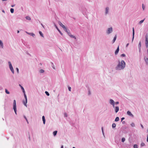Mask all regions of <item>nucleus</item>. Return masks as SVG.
<instances>
[{
	"label": "nucleus",
	"mask_w": 148,
	"mask_h": 148,
	"mask_svg": "<svg viewBox=\"0 0 148 148\" xmlns=\"http://www.w3.org/2000/svg\"><path fill=\"white\" fill-rule=\"evenodd\" d=\"M125 62L123 60H122L120 62V61H118V64L115 68L116 70H121L123 69L125 67Z\"/></svg>",
	"instance_id": "1"
},
{
	"label": "nucleus",
	"mask_w": 148,
	"mask_h": 148,
	"mask_svg": "<svg viewBox=\"0 0 148 148\" xmlns=\"http://www.w3.org/2000/svg\"><path fill=\"white\" fill-rule=\"evenodd\" d=\"M23 94H24V97L25 99V101L24 100H23V104H24V105L25 106H27V96H26L25 93H23Z\"/></svg>",
	"instance_id": "2"
},
{
	"label": "nucleus",
	"mask_w": 148,
	"mask_h": 148,
	"mask_svg": "<svg viewBox=\"0 0 148 148\" xmlns=\"http://www.w3.org/2000/svg\"><path fill=\"white\" fill-rule=\"evenodd\" d=\"M13 109L14 110L15 113L16 114H17L16 111V101L15 100H14L13 101Z\"/></svg>",
	"instance_id": "3"
},
{
	"label": "nucleus",
	"mask_w": 148,
	"mask_h": 148,
	"mask_svg": "<svg viewBox=\"0 0 148 148\" xmlns=\"http://www.w3.org/2000/svg\"><path fill=\"white\" fill-rule=\"evenodd\" d=\"M8 63L9 65V68H10V70L11 71L12 73L13 74H14V70L13 68L12 67V65L11 62H10L9 61L8 62Z\"/></svg>",
	"instance_id": "4"
},
{
	"label": "nucleus",
	"mask_w": 148,
	"mask_h": 148,
	"mask_svg": "<svg viewBox=\"0 0 148 148\" xmlns=\"http://www.w3.org/2000/svg\"><path fill=\"white\" fill-rule=\"evenodd\" d=\"M112 31L113 29L112 27L108 28L106 31V33L107 34H109L112 33Z\"/></svg>",
	"instance_id": "5"
},
{
	"label": "nucleus",
	"mask_w": 148,
	"mask_h": 148,
	"mask_svg": "<svg viewBox=\"0 0 148 148\" xmlns=\"http://www.w3.org/2000/svg\"><path fill=\"white\" fill-rule=\"evenodd\" d=\"M145 45L147 48L148 47V34H147L145 35Z\"/></svg>",
	"instance_id": "6"
},
{
	"label": "nucleus",
	"mask_w": 148,
	"mask_h": 148,
	"mask_svg": "<svg viewBox=\"0 0 148 148\" xmlns=\"http://www.w3.org/2000/svg\"><path fill=\"white\" fill-rule=\"evenodd\" d=\"M110 103L113 106V108H114L115 102L113 99H111L110 100Z\"/></svg>",
	"instance_id": "7"
},
{
	"label": "nucleus",
	"mask_w": 148,
	"mask_h": 148,
	"mask_svg": "<svg viewBox=\"0 0 148 148\" xmlns=\"http://www.w3.org/2000/svg\"><path fill=\"white\" fill-rule=\"evenodd\" d=\"M54 25L55 27H56V28L57 29V30L59 32V33L62 36L63 35V34L62 33V32L60 30L58 29V28L57 26H56V25L55 23H54Z\"/></svg>",
	"instance_id": "8"
},
{
	"label": "nucleus",
	"mask_w": 148,
	"mask_h": 148,
	"mask_svg": "<svg viewBox=\"0 0 148 148\" xmlns=\"http://www.w3.org/2000/svg\"><path fill=\"white\" fill-rule=\"evenodd\" d=\"M59 24V25L62 27L63 29H64L66 27L63 24L60 22L59 21L58 22Z\"/></svg>",
	"instance_id": "9"
},
{
	"label": "nucleus",
	"mask_w": 148,
	"mask_h": 148,
	"mask_svg": "<svg viewBox=\"0 0 148 148\" xmlns=\"http://www.w3.org/2000/svg\"><path fill=\"white\" fill-rule=\"evenodd\" d=\"M132 42L133 41V40L134 39V35L135 34V32H134V27H133L132 28Z\"/></svg>",
	"instance_id": "10"
},
{
	"label": "nucleus",
	"mask_w": 148,
	"mask_h": 148,
	"mask_svg": "<svg viewBox=\"0 0 148 148\" xmlns=\"http://www.w3.org/2000/svg\"><path fill=\"white\" fill-rule=\"evenodd\" d=\"M26 33L28 34L29 35L31 36H32L33 37H34L35 35V34L32 33H29L27 32H25Z\"/></svg>",
	"instance_id": "11"
},
{
	"label": "nucleus",
	"mask_w": 148,
	"mask_h": 148,
	"mask_svg": "<svg viewBox=\"0 0 148 148\" xmlns=\"http://www.w3.org/2000/svg\"><path fill=\"white\" fill-rule=\"evenodd\" d=\"M127 114L128 115L130 116H131L132 117H134V115H133V114H132V113H131V112L129 111H127Z\"/></svg>",
	"instance_id": "12"
},
{
	"label": "nucleus",
	"mask_w": 148,
	"mask_h": 148,
	"mask_svg": "<svg viewBox=\"0 0 148 148\" xmlns=\"http://www.w3.org/2000/svg\"><path fill=\"white\" fill-rule=\"evenodd\" d=\"M119 110V108L118 106H116L115 107V112L116 113Z\"/></svg>",
	"instance_id": "13"
},
{
	"label": "nucleus",
	"mask_w": 148,
	"mask_h": 148,
	"mask_svg": "<svg viewBox=\"0 0 148 148\" xmlns=\"http://www.w3.org/2000/svg\"><path fill=\"white\" fill-rule=\"evenodd\" d=\"M119 46H118V47H117L116 49V50L115 51V55H117L119 52Z\"/></svg>",
	"instance_id": "14"
},
{
	"label": "nucleus",
	"mask_w": 148,
	"mask_h": 148,
	"mask_svg": "<svg viewBox=\"0 0 148 148\" xmlns=\"http://www.w3.org/2000/svg\"><path fill=\"white\" fill-rule=\"evenodd\" d=\"M105 10V14H107L108 13V11L109 10V8L108 7H106Z\"/></svg>",
	"instance_id": "15"
},
{
	"label": "nucleus",
	"mask_w": 148,
	"mask_h": 148,
	"mask_svg": "<svg viewBox=\"0 0 148 148\" xmlns=\"http://www.w3.org/2000/svg\"><path fill=\"white\" fill-rule=\"evenodd\" d=\"M64 29L67 33V34L68 35H69V33H71L70 32H69V30L68 29H67L66 27Z\"/></svg>",
	"instance_id": "16"
},
{
	"label": "nucleus",
	"mask_w": 148,
	"mask_h": 148,
	"mask_svg": "<svg viewBox=\"0 0 148 148\" xmlns=\"http://www.w3.org/2000/svg\"><path fill=\"white\" fill-rule=\"evenodd\" d=\"M144 60L147 64H148V58H146L145 57H144Z\"/></svg>",
	"instance_id": "17"
},
{
	"label": "nucleus",
	"mask_w": 148,
	"mask_h": 148,
	"mask_svg": "<svg viewBox=\"0 0 148 148\" xmlns=\"http://www.w3.org/2000/svg\"><path fill=\"white\" fill-rule=\"evenodd\" d=\"M69 36H70L71 38H74L75 39H76L75 37L74 36L72 35L71 34V33H69Z\"/></svg>",
	"instance_id": "18"
},
{
	"label": "nucleus",
	"mask_w": 148,
	"mask_h": 148,
	"mask_svg": "<svg viewBox=\"0 0 148 148\" xmlns=\"http://www.w3.org/2000/svg\"><path fill=\"white\" fill-rule=\"evenodd\" d=\"M42 121L43 122V124H45V116H43L42 117Z\"/></svg>",
	"instance_id": "19"
},
{
	"label": "nucleus",
	"mask_w": 148,
	"mask_h": 148,
	"mask_svg": "<svg viewBox=\"0 0 148 148\" xmlns=\"http://www.w3.org/2000/svg\"><path fill=\"white\" fill-rule=\"evenodd\" d=\"M116 37H117L116 35H115V36H114V39L113 40V41H112V43H113L114 42H115V41L116 39Z\"/></svg>",
	"instance_id": "20"
},
{
	"label": "nucleus",
	"mask_w": 148,
	"mask_h": 148,
	"mask_svg": "<svg viewBox=\"0 0 148 148\" xmlns=\"http://www.w3.org/2000/svg\"><path fill=\"white\" fill-rule=\"evenodd\" d=\"M0 45L2 48L3 47V43L0 40Z\"/></svg>",
	"instance_id": "21"
},
{
	"label": "nucleus",
	"mask_w": 148,
	"mask_h": 148,
	"mask_svg": "<svg viewBox=\"0 0 148 148\" xmlns=\"http://www.w3.org/2000/svg\"><path fill=\"white\" fill-rule=\"evenodd\" d=\"M57 131L56 130V131H54L53 132V136H56L57 134Z\"/></svg>",
	"instance_id": "22"
},
{
	"label": "nucleus",
	"mask_w": 148,
	"mask_h": 148,
	"mask_svg": "<svg viewBox=\"0 0 148 148\" xmlns=\"http://www.w3.org/2000/svg\"><path fill=\"white\" fill-rule=\"evenodd\" d=\"M51 66L54 69H55L56 68L55 67L54 65L53 64V63L52 62H51Z\"/></svg>",
	"instance_id": "23"
},
{
	"label": "nucleus",
	"mask_w": 148,
	"mask_h": 148,
	"mask_svg": "<svg viewBox=\"0 0 148 148\" xmlns=\"http://www.w3.org/2000/svg\"><path fill=\"white\" fill-rule=\"evenodd\" d=\"M119 118L118 117H117L115 119V121L116 122L118 121H119Z\"/></svg>",
	"instance_id": "24"
},
{
	"label": "nucleus",
	"mask_w": 148,
	"mask_h": 148,
	"mask_svg": "<svg viewBox=\"0 0 148 148\" xmlns=\"http://www.w3.org/2000/svg\"><path fill=\"white\" fill-rule=\"evenodd\" d=\"M39 34L42 37H44L43 34L41 31H39Z\"/></svg>",
	"instance_id": "25"
},
{
	"label": "nucleus",
	"mask_w": 148,
	"mask_h": 148,
	"mask_svg": "<svg viewBox=\"0 0 148 148\" xmlns=\"http://www.w3.org/2000/svg\"><path fill=\"white\" fill-rule=\"evenodd\" d=\"M25 18L27 20H31V19L30 17L29 16H26L25 17Z\"/></svg>",
	"instance_id": "26"
},
{
	"label": "nucleus",
	"mask_w": 148,
	"mask_h": 148,
	"mask_svg": "<svg viewBox=\"0 0 148 148\" xmlns=\"http://www.w3.org/2000/svg\"><path fill=\"white\" fill-rule=\"evenodd\" d=\"M5 93L8 94H9L10 93V92L7 89H5Z\"/></svg>",
	"instance_id": "27"
},
{
	"label": "nucleus",
	"mask_w": 148,
	"mask_h": 148,
	"mask_svg": "<svg viewBox=\"0 0 148 148\" xmlns=\"http://www.w3.org/2000/svg\"><path fill=\"white\" fill-rule=\"evenodd\" d=\"M21 88L22 90V91H23V93H25V90H24V89L23 88V86H21Z\"/></svg>",
	"instance_id": "28"
},
{
	"label": "nucleus",
	"mask_w": 148,
	"mask_h": 148,
	"mask_svg": "<svg viewBox=\"0 0 148 148\" xmlns=\"http://www.w3.org/2000/svg\"><path fill=\"white\" fill-rule=\"evenodd\" d=\"M116 126V124L115 123H113L112 124V127L113 128H114Z\"/></svg>",
	"instance_id": "29"
},
{
	"label": "nucleus",
	"mask_w": 148,
	"mask_h": 148,
	"mask_svg": "<svg viewBox=\"0 0 148 148\" xmlns=\"http://www.w3.org/2000/svg\"><path fill=\"white\" fill-rule=\"evenodd\" d=\"M14 9L13 8H11L10 9V12L12 13H14Z\"/></svg>",
	"instance_id": "30"
},
{
	"label": "nucleus",
	"mask_w": 148,
	"mask_h": 148,
	"mask_svg": "<svg viewBox=\"0 0 148 148\" xmlns=\"http://www.w3.org/2000/svg\"><path fill=\"white\" fill-rule=\"evenodd\" d=\"M145 18H144V19L143 20H142L141 21H140L139 23V24H141V23H142L145 20Z\"/></svg>",
	"instance_id": "31"
},
{
	"label": "nucleus",
	"mask_w": 148,
	"mask_h": 148,
	"mask_svg": "<svg viewBox=\"0 0 148 148\" xmlns=\"http://www.w3.org/2000/svg\"><path fill=\"white\" fill-rule=\"evenodd\" d=\"M141 43L140 41V42L139 43L138 45V48H141Z\"/></svg>",
	"instance_id": "32"
},
{
	"label": "nucleus",
	"mask_w": 148,
	"mask_h": 148,
	"mask_svg": "<svg viewBox=\"0 0 148 148\" xmlns=\"http://www.w3.org/2000/svg\"><path fill=\"white\" fill-rule=\"evenodd\" d=\"M45 71L42 69H41L40 70V72L41 73H42L44 72Z\"/></svg>",
	"instance_id": "33"
},
{
	"label": "nucleus",
	"mask_w": 148,
	"mask_h": 148,
	"mask_svg": "<svg viewBox=\"0 0 148 148\" xmlns=\"http://www.w3.org/2000/svg\"><path fill=\"white\" fill-rule=\"evenodd\" d=\"M134 148H138V146L136 144H135L134 145Z\"/></svg>",
	"instance_id": "34"
},
{
	"label": "nucleus",
	"mask_w": 148,
	"mask_h": 148,
	"mask_svg": "<svg viewBox=\"0 0 148 148\" xmlns=\"http://www.w3.org/2000/svg\"><path fill=\"white\" fill-rule=\"evenodd\" d=\"M125 140V138H122L121 139V141L122 142H124Z\"/></svg>",
	"instance_id": "35"
},
{
	"label": "nucleus",
	"mask_w": 148,
	"mask_h": 148,
	"mask_svg": "<svg viewBox=\"0 0 148 148\" xmlns=\"http://www.w3.org/2000/svg\"><path fill=\"white\" fill-rule=\"evenodd\" d=\"M45 93L48 96H49V93L47 91H45Z\"/></svg>",
	"instance_id": "36"
},
{
	"label": "nucleus",
	"mask_w": 148,
	"mask_h": 148,
	"mask_svg": "<svg viewBox=\"0 0 148 148\" xmlns=\"http://www.w3.org/2000/svg\"><path fill=\"white\" fill-rule=\"evenodd\" d=\"M142 7L143 10H144L145 9V6L144 5V4H142Z\"/></svg>",
	"instance_id": "37"
},
{
	"label": "nucleus",
	"mask_w": 148,
	"mask_h": 148,
	"mask_svg": "<svg viewBox=\"0 0 148 148\" xmlns=\"http://www.w3.org/2000/svg\"><path fill=\"white\" fill-rule=\"evenodd\" d=\"M131 126L132 127H134L135 126L134 123H132L131 124Z\"/></svg>",
	"instance_id": "38"
},
{
	"label": "nucleus",
	"mask_w": 148,
	"mask_h": 148,
	"mask_svg": "<svg viewBox=\"0 0 148 148\" xmlns=\"http://www.w3.org/2000/svg\"><path fill=\"white\" fill-rule=\"evenodd\" d=\"M121 57H124L125 56V54H122L121 55Z\"/></svg>",
	"instance_id": "39"
},
{
	"label": "nucleus",
	"mask_w": 148,
	"mask_h": 148,
	"mask_svg": "<svg viewBox=\"0 0 148 148\" xmlns=\"http://www.w3.org/2000/svg\"><path fill=\"white\" fill-rule=\"evenodd\" d=\"M64 117H67V114L66 113H64Z\"/></svg>",
	"instance_id": "40"
},
{
	"label": "nucleus",
	"mask_w": 148,
	"mask_h": 148,
	"mask_svg": "<svg viewBox=\"0 0 148 148\" xmlns=\"http://www.w3.org/2000/svg\"><path fill=\"white\" fill-rule=\"evenodd\" d=\"M145 145V144L144 143H142L141 144L140 146H141V147H142L144 146Z\"/></svg>",
	"instance_id": "41"
},
{
	"label": "nucleus",
	"mask_w": 148,
	"mask_h": 148,
	"mask_svg": "<svg viewBox=\"0 0 148 148\" xmlns=\"http://www.w3.org/2000/svg\"><path fill=\"white\" fill-rule=\"evenodd\" d=\"M68 89L69 91H71V87L69 86H68Z\"/></svg>",
	"instance_id": "42"
},
{
	"label": "nucleus",
	"mask_w": 148,
	"mask_h": 148,
	"mask_svg": "<svg viewBox=\"0 0 148 148\" xmlns=\"http://www.w3.org/2000/svg\"><path fill=\"white\" fill-rule=\"evenodd\" d=\"M16 71H17V73H18V72H19V69H18V68H16Z\"/></svg>",
	"instance_id": "43"
},
{
	"label": "nucleus",
	"mask_w": 148,
	"mask_h": 148,
	"mask_svg": "<svg viewBox=\"0 0 148 148\" xmlns=\"http://www.w3.org/2000/svg\"><path fill=\"white\" fill-rule=\"evenodd\" d=\"M23 117H24V118L25 119V120H27V118L24 115V116H23Z\"/></svg>",
	"instance_id": "44"
},
{
	"label": "nucleus",
	"mask_w": 148,
	"mask_h": 148,
	"mask_svg": "<svg viewBox=\"0 0 148 148\" xmlns=\"http://www.w3.org/2000/svg\"><path fill=\"white\" fill-rule=\"evenodd\" d=\"M125 119L124 117H122L121 119V121H122L123 120Z\"/></svg>",
	"instance_id": "45"
},
{
	"label": "nucleus",
	"mask_w": 148,
	"mask_h": 148,
	"mask_svg": "<svg viewBox=\"0 0 148 148\" xmlns=\"http://www.w3.org/2000/svg\"><path fill=\"white\" fill-rule=\"evenodd\" d=\"M115 103L116 105H117L119 104V102L118 101H116Z\"/></svg>",
	"instance_id": "46"
},
{
	"label": "nucleus",
	"mask_w": 148,
	"mask_h": 148,
	"mask_svg": "<svg viewBox=\"0 0 148 148\" xmlns=\"http://www.w3.org/2000/svg\"><path fill=\"white\" fill-rule=\"evenodd\" d=\"M140 125L142 128L143 129L144 128L143 125L141 124H140Z\"/></svg>",
	"instance_id": "47"
},
{
	"label": "nucleus",
	"mask_w": 148,
	"mask_h": 148,
	"mask_svg": "<svg viewBox=\"0 0 148 148\" xmlns=\"http://www.w3.org/2000/svg\"><path fill=\"white\" fill-rule=\"evenodd\" d=\"M26 53H27V54H28V55H29V56H31V55H30V54H29V53L28 52H27Z\"/></svg>",
	"instance_id": "48"
},
{
	"label": "nucleus",
	"mask_w": 148,
	"mask_h": 148,
	"mask_svg": "<svg viewBox=\"0 0 148 148\" xmlns=\"http://www.w3.org/2000/svg\"><path fill=\"white\" fill-rule=\"evenodd\" d=\"M102 133H103V135H104V132H103V127H102Z\"/></svg>",
	"instance_id": "49"
},
{
	"label": "nucleus",
	"mask_w": 148,
	"mask_h": 148,
	"mask_svg": "<svg viewBox=\"0 0 148 148\" xmlns=\"http://www.w3.org/2000/svg\"><path fill=\"white\" fill-rule=\"evenodd\" d=\"M41 25L42 26V27H43V28H45V27H44V25H43L42 23H41Z\"/></svg>",
	"instance_id": "50"
},
{
	"label": "nucleus",
	"mask_w": 148,
	"mask_h": 148,
	"mask_svg": "<svg viewBox=\"0 0 148 148\" xmlns=\"http://www.w3.org/2000/svg\"><path fill=\"white\" fill-rule=\"evenodd\" d=\"M147 142H148V135H147Z\"/></svg>",
	"instance_id": "51"
},
{
	"label": "nucleus",
	"mask_w": 148,
	"mask_h": 148,
	"mask_svg": "<svg viewBox=\"0 0 148 148\" xmlns=\"http://www.w3.org/2000/svg\"><path fill=\"white\" fill-rule=\"evenodd\" d=\"M15 4H14V5H11V7H14L15 6Z\"/></svg>",
	"instance_id": "52"
},
{
	"label": "nucleus",
	"mask_w": 148,
	"mask_h": 148,
	"mask_svg": "<svg viewBox=\"0 0 148 148\" xmlns=\"http://www.w3.org/2000/svg\"><path fill=\"white\" fill-rule=\"evenodd\" d=\"M139 49V52L140 53V51H141V48H138Z\"/></svg>",
	"instance_id": "53"
},
{
	"label": "nucleus",
	"mask_w": 148,
	"mask_h": 148,
	"mask_svg": "<svg viewBox=\"0 0 148 148\" xmlns=\"http://www.w3.org/2000/svg\"><path fill=\"white\" fill-rule=\"evenodd\" d=\"M125 121H122V123L123 124H125Z\"/></svg>",
	"instance_id": "54"
},
{
	"label": "nucleus",
	"mask_w": 148,
	"mask_h": 148,
	"mask_svg": "<svg viewBox=\"0 0 148 148\" xmlns=\"http://www.w3.org/2000/svg\"><path fill=\"white\" fill-rule=\"evenodd\" d=\"M2 12H3V13H5V11H4L3 10H2Z\"/></svg>",
	"instance_id": "55"
},
{
	"label": "nucleus",
	"mask_w": 148,
	"mask_h": 148,
	"mask_svg": "<svg viewBox=\"0 0 148 148\" xmlns=\"http://www.w3.org/2000/svg\"><path fill=\"white\" fill-rule=\"evenodd\" d=\"M129 45V43L127 44V45H126V47H127Z\"/></svg>",
	"instance_id": "56"
},
{
	"label": "nucleus",
	"mask_w": 148,
	"mask_h": 148,
	"mask_svg": "<svg viewBox=\"0 0 148 148\" xmlns=\"http://www.w3.org/2000/svg\"><path fill=\"white\" fill-rule=\"evenodd\" d=\"M90 91H89L88 92V94L90 95Z\"/></svg>",
	"instance_id": "57"
},
{
	"label": "nucleus",
	"mask_w": 148,
	"mask_h": 148,
	"mask_svg": "<svg viewBox=\"0 0 148 148\" xmlns=\"http://www.w3.org/2000/svg\"><path fill=\"white\" fill-rule=\"evenodd\" d=\"M61 148H63V145H62L61 146Z\"/></svg>",
	"instance_id": "58"
},
{
	"label": "nucleus",
	"mask_w": 148,
	"mask_h": 148,
	"mask_svg": "<svg viewBox=\"0 0 148 148\" xmlns=\"http://www.w3.org/2000/svg\"><path fill=\"white\" fill-rule=\"evenodd\" d=\"M26 121L27 122V123H28V120L27 119V120H26Z\"/></svg>",
	"instance_id": "59"
},
{
	"label": "nucleus",
	"mask_w": 148,
	"mask_h": 148,
	"mask_svg": "<svg viewBox=\"0 0 148 148\" xmlns=\"http://www.w3.org/2000/svg\"><path fill=\"white\" fill-rule=\"evenodd\" d=\"M26 121L27 122V123H28V120L27 119V120H26Z\"/></svg>",
	"instance_id": "60"
},
{
	"label": "nucleus",
	"mask_w": 148,
	"mask_h": 148,
	"mask_svg": "<svg viewBox=\"0 0 148 148\" xmlns=\"http://www.w3.org/2000/svg\"><path fill=\"white\" fill-rule=\"evenodd\" d=\"M17 32L18 33L19 32V31L18 30Z\"/></svg>",
	"instance_id": "61"
},
{
	"label": "nucleus",
	"mask_w": 148,
	"mask_h": 148,
	"mask_svg": "<svg viewBox=\"0 0 148 148\" xmlns=\"http://www.w3.org/2000/svg\"><path fill=\"white\" fill-rule=\"evenodd\" d=\"M127 127H124V128H125V129H127Z\"/></svg>",
	"instance_id": "62"
},
{
	"label": "nucleus",
	"mask_w": 148,
	"mask_h": 148,
	"mask_svg": "<svg viewBox=\"0 0 148 148\" xmlns=\"http://www.w3.org/2000/svg\"><path fill=\"white\" fill-rule=\"evenodd\" d=\"M21 9H23V7H21Z\"/></svg>",
	"instance_id": "63"
},
{
	"label": "nucleus",
	"mask_w": 148,
	"mask_h": 148,
	"mask_svg": "<svg viewBox=\"0 0 148 148\" xmlns=\"http://www.w3.org/2000/svg\"><path fill=\"white\" fill-rule=\"evenodd\" d=\"M147 132H148V129L147 130Z\"/></svg>",
	"instance_id": "64"
}]
</instances>
